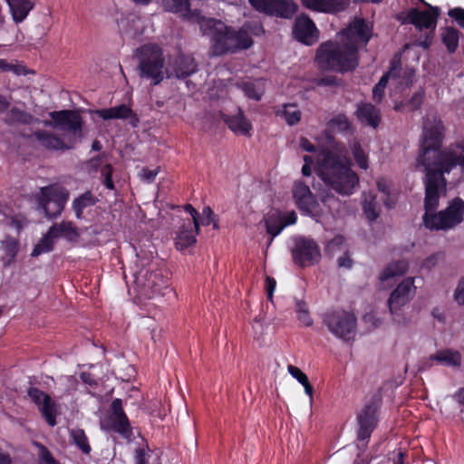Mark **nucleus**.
<instances>
[{
  "label": "nucleus",
  "instance_id": "nucleus-22",
  "mask_svg": "<svg viewBox=\"0 0 464 464\" xmlns=\"http://www.w3.org/2000/svg\"><path fill=\"white\" fill-rule=\"evenodd\" d=\"M198 231L199 230L194 227L190 219L184 221L175 237L176 248L179 251H183L194 245L197 241L196 236L198 234Z\"/></svg>",
  "mask_w": 464,
  "mask_h": 464
},
{
  "label": "nucleus",
  "instance_id": "nucleus-43",
  "mask_svg": "<svg viewBox=\"0 0 464 464\" xmlns=\"http://www.w3.org/2000/svg\"><path fill=\"white\" fill-rule=\"evenodd\" d=\"M0 69L3 72H12L14 74H25L26 71L23 64L18 63H10L5 59H0Z\"/></svg>",
  "mask_w": 464,
  "mask_h": 464
},
{
  "label": "nucleus",
  "instance_id": "nucleus-7",
  "mask_svg": "<svg viewBox=\"0 0 464 464\" xmlns=\"http://www.w3.org/2000/svg\"><path fill=\"white\" fill-rule=\"evenodd\" d=\"M324 324L336 338L350 341L356 333L357 320L355 315L343 309L328 311L324 315Z\"/></svg>",
  "mask_w": 464,
  "mask_h": 464
},
{
  "label": "nucleus",
  "instance_id": "nucleus-25",
  "mask_svg": "<svg viewBox=\"0 0 464 464\" xmlns=\"http://www.w3.org/2000/svg\"><path fill=\"white\" fill-rule=\"evenodd\" d=\"M98 115L107 121V120H124L133 118L131 123L135 125L137 119L134 117L132 110L125 105L121 104L119 106L111 107L109 109H103L97 111Z\"/></svg>",
  "mask_w": 464,
  "mask_h": 464
},
{
  "label": "nucleus",
  "instance_id": "nucleus-59",
  "mask_svg": "<svg viewBox=\"0 0 464 464\" xmlns=\"http://www.w3.org/2000/svg\"><path fill=\"white\" fill-rule=\"evenodd\" d=\"M276 280L270 276H266V292H267V297L270 300H272V298H273V294L276 289Z\"/></svg>",
  "mask_w": 464,
  "mask_h": 464
},
{
  "label": "nucleus",
  "instance_id": "nucleus-33",
  "mask_svg": "<svg viewBox=\"0 0 464 464\" xmlns=\"http://www.w3.org/2000/svg\"><path fill=\"white\" fill-rule=\"evenodd\" d=\"M350 151L356 165L363 170L369 169V156L359 141L353 140L349 144Z\"/></svg>",
  "mask_w": 464,
  "mask_h": 464
},
{
  "label": "nucleus",
  "instance_id": "nucleus-53",
  "mask_svg": "<svg viewBox=\"0 0 464 464\" xmlns=\"http://www.w3.org/2000/svg\"><path fill=\"white\" fill-rule=\"evenodd\" d=\"M214 212L209 207H205L202 209L200 223L203 226H208L213 221Z\"/></svg>",
  "mask_w": 464,
  "mask_h": 464
},
{
  "label": "nucleus",
  "instance_id": "nucleus-39",
  "mask_svg": "<svg viewBox=\"0 0 464 464\" xmlns=\"http://www.w3.org/2000/svg\"><path fill=\"white\" fill-rule=\"evenodd\" d=\"M442 42L450 53H454L459 45V33L453 27L446 28L442 34Z\"/></svg>",
  "mask_w": 464,
  "mask_h": 464
},
{
  "label": "nucleus",
  "instance_id": "nucleus-30",
  "mask_svg": "<svg viewBox=\"0 0 464 464\" xmlns=\"http://www.w3.org/2000/svg\"><path fill=\"white\" fill-rule=\"evenodd\" d=\"M357 116L360 121H366L370 126L376 128L380 122V113L375 106L364 103L358 106Z\"/></svg>",
  "mask_w": 464,
  "mask_h": 464
},
{
  "label": "nucleus",
  "instance_id": "nucleus-5",
  "mask_svg": "<svg viewBox=\"0 0 464 464\" xmlns=\"http://www.w3.org/2000/svg\"><path fill=\"white\" fill-rule=\"evenodd\" d=\"M136 266L140 268L133 272L134 283L141 295L153 298L157 295H164V290L169 288L168 279L163 276L162 271L153 270L149 260L143 259L136 254Z\"/></svg>",
  "mask_w": 464,
  "mask_h": 464
},
{
  "label": "nucleus",
  "instance_id": "nucleus-20",
  "mask_svg": "<svg viewBox=\"0 0 464 464\" xmlns=\"http://www.w3.org/2000/svg\"><path fill=\"white\" fill-rule=\"evenodd\" d=\"M196 64L189 55L178 56L172 64L166 69L168 77L186 78L195 72Z\"/></svg>",
  "mask_w": 464,
  "mask_h": 464
},
{
  "label": "nucleus",
  "instance_id": "nucleus-3",
  "mask_svg": "<svg viewBox=\"0 0 464 464\" xmlns=\"http://www.w3.org/2000/svg\"><path fill=\"white\" fill-rule=\"evenodd\" d=\"M352 165L346 147L336 145L316 155L314 171L327 188L340 196L350 197L360 186V178Z\"/></svg>",
  "mask_w": 464,
  "mask_h": 464
},
{
  "label": "nucleus",
  "instance_id": "nucleus-40",
  "mask_svg": "<svg viewBox=\"0 0 464 464\" xmlns=\"http://www.w3.org/2000/svg\"><path fill=\"white\" fill-rule=\"evenodd\" d=\"M71 436L73 440V442L77 445V447L84 454H89L91 452L92 449L89 444L88 438L82 430H81V429L72 430Z\"/></svg>",
  "mask_w": 464,
  "mask_h": 464
},
{
  "label": "nucleus",
  "instance_id": "nucleus-50",
  "mask_svg": "<svg viewBox=\"0 0 464 464\" xmlns=\"http://www.w3.org/2000/svg\"><path fill=\"white\" fill-rule=\"evenodd\" d=\"M378 190L382 192L385 197L390 195L391 182L385 178H378L376 181Z\"/></svg>",
  "mask_w": 464,
  "mask_h": 464
},
{
  "label": "nucleus",
  "instance_id": "nucleus-49",
  "mask_svg": "<svg viewBox=\"0 0 464 464\" xmlns=\"http://www.w3.org/2000/svg\"><path fill=\"white\" fill-rule=\"evenodd\" d=\"M159 170V168H156L155 169H142L140 172V177L142 180L150 183L155 179Z\"/></svg>",
  "mask_w": 464,
  "mask_h": 464
},
{
  "label": "nucleus",
  "instance_id": "nucleus-44",
  "mask_svg": "<svg viewBox=\"0 0 464 464\" xmlns=\"http://www.w3.org/2000/svg\"><path fill=\"white\" fill-rule=\"evenodd\" d=\"M267 232L272 236V238L276 237L284 229L282 222H280L277 217L269 216L266 221Z\"/></svg>",
  "mask_w": 464,
  "mask_h": 464
},
{
  "label": "nucleus",
  "instance_id": "nucleus-16",
  "mask_svg": "<svg viewBox=\"0 0 464 464\" xmlns=\"http://www.w3.org/2000/svg\"><path fill=\"white\" fill-rule=\"evenodd\" d=\"M50 115L56 125H59L61 129L73 136V138L70 140V141L73 142V145L81 139L82 121L77 113L71 111H53Z\"/></svg>",
  "mask_w": 464,
  "mask_h": 464
},
{
  "label": "nucleus",
  "instance_id": "nucleus-19",
  "mask_svg": "<svg viewBox=\"0 0 464 464\" xmlns=\"http://www.w3.org/2000/svg\"><path fill=\"white\" fill-rule=\"evenodd\" d=\"M306 8L325 14H334L344 10L349 0H300Z\"/></svg>",
  "mask_w": 464,
  "mask_h": 464
},
{
  "label": "nucleus",
  "instance_id": "nucleus-6",
  "mask_svg": "<svg viewBox=\"0 0 464 464\" xmlns=\"http://www.w3.org/2000/svg\"><path fill=\"white\" fill-rule=\"evenodd\" d=\"M139 72L142 78L151 80L157 85L164 79V57L157 44H145L137 50Z\"/></svg>",
  "mask_w": 464,
  "mask_h": 464
},
{
  "label": "nucleus",
  "instance_id": "nucleus-48",
  "mask_svg": "<svg viewBox=\"0 0 464 464\" xmlns=\"http://www.w3.org/2000/svg\"><path fill=\"white\" fill-rule=\"evenodd\" d=\"M111 174H112V168L111 165L107 164L105 165L102 169V176L104 178V185L109 189L114 188V184L111 179Z\"/></svg>",
  "mask_w": 464,
  "mask_h": 464
},
{
  "label": "nucleus",
  "instance_id": "nucleus-9",
  "mask_svg": "<svg viewBox=\"0 0 464 464\" xmlns=\"http://www.w3.org/2000/svg\"><path fill=\"white\" fill-rule=\"evenodd\" d=\"M36 199L49 218L61 215L69 199L68 190L58 185H50L40 188Z\"/></svg>",
  "mask_w": 464,
  "mask_h": 464
},
{
  "label": "nucleus",
  "instance_id": "nucleus-28",
  "mask_svg": "<svg viewBox=\"0 0 464 464\" xmlns=\"http://www.w3.org/2000/svg\"><path fill=\"white\" fill-rule=\"evenodd\" d=\"M430 360L446 366L459 367L461 364L460 353L458 351L450 349L439 351L431 355Z\"/></svg>",
  "mask_w": 464,
  "mask_h": 464
},
{
  "label": "nucleus",
  "instance_id": "nucleus-29",
  "mask_svg": "<svg viewBox=\"0 0 464 464\" xmlns=\"http://www.w3.org/2000/svg\"><path fill=\"white\" fill-rule=\"evenodd\" d=\"M97 198L92 194L91 191H86L73 199L72 207L74 211L75 217L78 219L83 218V211L96 204Z\"/></svg>",
  "mask_w": 464,
  "mask_h": 464
},
{
  "label": "nucleus",
  "instance_id": "nucleus-21",
  "mask_svg": "<svg viewBox=\"0 0 464 464\" xmlns=\"http://www.w3.org/2000/svg\"><path fill=\"white\" fill-rule=\"evenodd\" d=\"M358 421L360 426L357 433L358 440H368L377 424L375 408L372 406L365 407L363 411L358 416Z\"/></svg>",
  "mask_w": 464,
  "mask_h": 464
},
{
  "label": "nucleus",
  "instance_id": "nucleus-55",
  "mask_svg": "<svg viewBox=\"0 0 464 464\" xmlns=\"http://www.w3.org/2000/svg\"><path fill=\"white\" fill-rule=\"evenodd\" d=\"M423 96H424L423 92H418L414 93L409 102L411 109H412V110L418 109L422 102Z\"/></svg>",
  "mask_w": 464,
  "mask_h": 464
},
{
  "label": "nucleus",
  "instance_id": "nucleus-37",
  "mask_svg": "<svg viewBox=\"0 0 464 464\" xmlns=\"http://www.w3.org/2000/svg\"><path fill=\"white\" fill-rule=\"evenodd\" d=\"M35 119L30 113L19 110L17 108L11 109L5 117V121L8 123H23V124H30L34 121Z\"/></svg>",
  "mask_w": 464,
  "mask_h": 464
},
{
  "label": "nucleus",
  "instance_id": "nucleus-35",
  "mask_svg": "<svg viewBox=\"0 0 464 464\" xmlns=\"http://www.w3.org/2000/svg\"><path fill=\"white\" fill-rule=\"evenodd\" d=\"M408 270V264L404 260H400L389 264L380 275V280L385 281L394 276H401Z\"/></svg>",
  "mask_w": 464,
  "mask_h": 464
},
{
  "label": "nucleus",
  "instance_id": "nucleus-42",
  "mask_svg": "<svg viewBox=\"0 0 464 464\" xmlns=\"http://www.w3.org/2000/svg\"><path fill=\"white\" fill-rule=\"evenodd\" d=\"M296 314L298 320L305 326H310L313 324L307 305L304 302L298 301L296 303Z\"/></svg>",
  "mask_w": 464,
  "mask_h": 464
},
{
  "label": "nucleus",
  "instance_id": "nucleus-13",
  "mask_svg": "<svg viewBox=\"0 0 464 464\" xmlns=\"http://www.w3.org/2000/svg\"><path fill=\"white\" fill-rule=\"evenodd\" d=\"M258 12L282 18H291L297 10L294 0H248Z\"/></svg>",
  "mask_w": 464,
  "mask_h": 464
},
{
  "label": "nucleus",
  "instance_id": "nucleus-8",
  "mask_svg": "<svg viewBox=\"0 0 464 464\" xmlns=\"http://www.w3.org/2000/svg\"><path fill=\"white\" fill-rule=\"evenodd\" d=\"M416 286L414 278L408 277L404 279L391 294L388 300L390 313L392 315V321L398 326H406L409 323L408 318L402 314L401 309L415 295Z\"/></svg>",
  "mask_w": 464,
  "mask_h": 464
},
{
  "label": "nucleus",
  "instance_id": "nucleus-17",
  "mask_svg": "<svg viewBox=\"0 0 464 464\" xmlns=\"http://www.w3.org/2000/svg\"><path fill=\"white\" fill-rule=\"evenodd\" d=\"M294 35L299 42L311 45L318 40L319 32L307 15L300 14L295 19Z\"/></svg>",
  "mask_w": 464,
  "mask_h": 464
},
{
  "label": "nucleus",
  "instance_id": "nucleus-58",
  "mask_svg": "<svg viewBox=\"0 0 464 464\" xmlns=\"http://www.w3.org/2000/svg\"><path fill=\"white\" fill-rule=\"evenodd\" d=\"M135 464H147L146 450L144 448H138L135 450Z\"/></svg>",
  "mask_w": 464,
  "mask_h": 464
},
{
  "label": "nucleus",
  "instance_id": "nucleus-36",
  "mask_svg": "<svg viewBox=\"0 0 464 464\" xmlns=\"http://www.w3.org/2000/svg\"><path fill=\"white\" fill-rule=\"evenodd\" d=\"M241 88L248 98L256 101L260 100L264 93V82L261 80L245 82L242 83Z\"/></svg>",
  "mask_w": 464,
  "mask_h": 464
},
{
  "label": "nucleus",
  "instance_id": "nucleus-51",
  "mask_svg": "<svg viewBox=\"0 0 464 464\" xmlns=\"http://www.w3.org/2000/svg\"><path fill=\"white\" fill-rule=\"evenodd\" d=\"M277 218L280 222H282L284 228L286 226L295 224V222L297 220V217H296V214L295 211H291L287 214L283 215L282 217L278 216Z\"/></svg>",
  "mask_w": 464,
  "mask_h": 464
},
{
  "label": "nucleus",
  "instance_id": "nucleus-2",
  "mask_svg": "<svg viewBox=\"0 0 464 464\" xmlns=\"http://www.w3.org/2000/svg\"><path fill=\"white\" fill-rule=\"evenodd\" d=\"M372 36V28L363 19H355L339 34L337 42H327L319 47L316 59L321 68L347 72L357 66V50L365 46Z\"/></svg>",
  "mask_w": 464,
  "mask_h": 464
},
{
  "label": "nucleus",
  "instance_id": "nucleus-57",
  "mask_svg": "<svg viewBox=\"0 0 464 464\" xmlns=\"http://www.w3.org/2000/svg\"><path fill=\"white\" fill-rule=\"evenodd\" d=\"M185 210L189 213L192 217V224L194 225V227H196L197 230H199V225H198V211L191 206V205H186Z\"/></svg>",
  "mask_w": 464,
  "mask_h": 464
},
{
  "label": "nucleus",
  "instance_id": "nucleus-54",
  "mask_svg": "<svg viewBox=\"0 0 464 464\" xmlns=\"http://www.w3.org/2000/svg\"><path fill=\"white\" fill-rule=\"evenodd\" d=\"M448 14L454 18L458 24L464 28V9L454 8L450 10Z\"/></svg>",
  "mask_w": 464,
  "mask_h": 464
},
{
  "label": "nucleus",
  "instance_id": "nucleus-64",
  "mask_svg": "<svg viewBox=\"0 0 464 464\" xmlns=\"http://www.w3.org/2000/svg\"><path fill=\"white\" fill-rule=\"evenodd\" d=\"M302 385H303V387L304 389L305 394L309 397L310 404H312V402H313V393H314L313 386L310 384L309 381L307 382H305L304 384H302Z\"/></svg>",
  "mask_w": 464,
  "mask_h": 464
},
{
  "label": "nucleus",
  "instance_id": "nucleus-12",
  "mask_svg": "<svg viewBox=\"0 0 464 464\" xmlns=\"http://www.w3.org/2000/svg\"><path fill=\"white\" fill-rule=\"evenodd\" d=\"M293 198L300 211L307 216L318 218L322 215V209L315 199L310 188L302 181H296L293 187Z\"/></svg>",
  "mask_w": 464,
  "mask_h": 464
},
{
  "label": "nucleus",
  "instance_id": "nucleus-4",
  "mask_svg": "<svg viewBox=\"0 0 464 464\" xmlns=\"http://www.w3.org/2000/svg\"><path fill=\"white\" fill-rule=\"evenodd\" d=\"M204 34L211 36L212 53L215 55L235 53L253 45L252 35L263 33L258 23L245 24L239 30L227 27L221 21L202 17L198 21Z\"/></svg>",
  "mask_w": 464,
  "mask_h": 464
},
{
  "label": "nucleus",
  "instance_id": "nucleus-46",
  "mask_svg": "<svg viewBox=\"0 0 464 464\" xmlns=\"http://www.w3.org/2000/svg\"><path fill=\"white\" fill-rule=\"evenodd\" d=\"M35 445L39 449V464H59L44 445L40 443Z\"/></svg>",
  "mask_w": 464,
  "mask_h": 464
},
{
  "label": "nucleus",
  "instance_id": "nucleus-60",
  "mask_svg": "<svg viewBox=\"0 0 464 464\" xmlns=\"http://www.w3.org/2000/svg\"><path fill=\"white\" fill-rule=\"evenodd\" d=\"M339 267L351 268L353 261L347 254L340 256L337 260Z\"/></svg>",
  "mask_w": 464,
  "mask_h": 464
},
{
  "label": "nucleus",
  "instance_id": "nucleus-63",
  "mask_svg": "<svg viewBox=\"0 0 464 464\" xmlns=\"http://www.w3.org/2000/svg\"><path fill=\"white\" fill-rule=\"evenodd\" d=\"M321 200L329 209L332 208L334 203L338 201L334 195L322 196Z\"/></svg>",
  "mask_w": 464,
  "mask_h": 464
},
{
  "label": "nucleus",
  "instance_id": "nucleus-15",
  "mask_svg": "<svg viewBox=\"0 0 464 464\" xmlns=\"http://www.w3.org/2000/svg\"><path fill=\"white\" fill-rule=\"evenodd\" d=\"M28 396L37 405L39 411L46 422L53 427L56 425V416L58 415V405L51 397L39 390L38 388H30Z\"/></svg>",
  "mask_w": 464,
  "mask_h": 464
},
{
  "label": "nucleus",
  "instance_id": "nucleus-10",
  "mask_svg": "<svg viewBox=\"0 0 464 464\" xmlns=\"http://www.w3.org/2000/svg\"><path fill=\"white\" fill-rule=\"evenodd\" d=\"M432 10L419 11L418 9H411L408 14L406 21L415 25L419 31L423 29L428 30V33L423 41H419L418 45L425 49L429 48L431 44V38L433 32L436 28L437 17L439 15L438 8H431Z\"/></svg>",
  "mask_w": 464,
  "mask_h": 464
},
{
  "label": "nucleus",
  "instance_id": "nucleus-24",
  "mask_svg": "<svg viewBox=\"0 0 464 464\" xmlns=\"http://www.w3.org/2000/svg\"><path fill=\"white\" fill-rule=\"evenodd\" d=\"M228 128L237 135L250 136L252 125L239 110L234 116H227L225 119Z\"/></svg>",
  "mask_w": 464,
  "mask_h": 464
},
{
  "label": "nucleus",
  "instance_id": "nucleus-45",
  "mask_svg": "<svg viewBox=\"0 0 464 464\" xmlns=\"http://www.w3.org/2000/svg\"><path fill=\"white\" fill-rule=\"evenodd\" d=\"M343 244L344 237L339 235L335 236L331 241L327 243L325 251L330 255H334V253L343 249Z\"/></svg>",
  "mask_w": 464,
  "mask_h": 464
},
{
  "label": "nucleus",
  "instance_id": "nucleus-41",
  "mask_svg": "<svg viewBox=\"0 0 464 464\" xmlns=\"http://www.w3.org/2000/svg\"><path fill=\"white\" fill-rule=\"evenodd\" d=\"M330 128L336 131H347L350 130L351 124L348 118L343 114L334 117L329 122Z\"/></svg>",
  "mask_w": 464,
  "mask_h": 464
},
{
  "label": "nucleus",
  "instance_id": "nucleus-32",
  "mask_svg": "<svg viewBox=\"0 0 464 464\" xmlns=\"http://www.w3.org/2000/svg\"><path fill=\"white\" fill-rule=\"evenodd\" d=\"M362 209L367 219L374 221L380 215V206L372 192L363 193Z\"/></svg>",
  "mask_w": 464,
  "mask_h": 464
},
{
  "label": "nucleus",
  "instance_id": "nucleus-56",
  "mask_svg": "<svg viewBox=\"0 0 464 464\" xmlns=\"http://www.w3.org/2000/svg\"><path fill=\"white\" fill-rule=\"evenodd\" d=\"M304 164L302 168V174L304 176L308 177L312 173V165L314 163V160L311 156L305 155V156H304Z\"/></svg>",
  "mask_w": 464,
  "mask_h": 464
},
{
  "label": "nucleus",
  "instance_id": "nucleus-23",
  "mask_svg": "<svg viewBox=\"0 0 464 464\" xmlns=\"http://www.w3.org/2000/svg\"><path fill=\"white\" fill-rule=\"evenodd\" d=\"M35 140L39 142L43 147L49 150H70L73 148V142L69 141V143H65L63 140L53 135V133L47 131H37L34 134Z\"/></svg>",
  "mask_w": 464,
  "mask_h": 464
},
{
  "label": "nucleus",
  "instance_id": "nucleus-52",
  "mask_svg": "<svg viewBox=\"0 0 464 464\" xmlns=\"http://www.w3.org/2000/svg\"><path fill=\"white\" fill-rule=\"evenodd\" d=\"M454 300L459 304H464V278H461L454 293Z\"/></svg>",
  "mask_w": 464,
  "mask_h": 464
},
{
  "label": "nucleus",
  "instance_id": "nucleus-11",
  "mask_svg": "<svg viewBox=\"0 0 464 464\" xmlns=\"http://www.w3.org/2000/svg\"><path fill=\"white\" fill-rule=\"evenodd\" d=\"M102 430H112L124 438H130L132 434L130 421L122 410V401L115 399L111 403V414L102 420Z\"/></svg>",
  "mask_w": 464,
  "mask_h": 464
},
{
  "label": "nucleus",
  "instance_id": "nucleus-47",
  "mask_svg": "<svg viewBox=\"0 0 464 464\" xmlns=\"http://www.w3.org/2000/svg\"><path fill=\"white\" fill-rule=\"evenodd\" d=\"M287 372L288 373L293 377L295 378L300 384H304L305 382H307L309 380H308V377L307 375L303 372L298 367L296 366H294L292 364H289L287 366Z\"/></svg>",
  "mask_w": 464,
  "mask_h": 464
},
{
  "label": "nucleus",
  "instance_id": "nucleus-14",
  "mask_svg": "<svg viewBox=\"0 0 464 464\" xmlns=\"http://www.w3.org/2000/svg\"><path fill=\"white\" fill-rule=\"evenodd\" d=\"M292 256L295 264L305 266L317 262L321 253L313 239L299 237L295 239Z\"/></svg>",
  "mask_w": 464,
  "mask_h": 464
},
{
  "label": "nucleus",
  "instance_id": "nucleus-26",
  "mask_svg": "<svg viewBox=\"0 0 464 464\" xmlns=\"http://www.w3.org/2000/svg\"><path fill=\"white\" fill-rule=\"evenodd\" d=\"M9 5L13 19L21 23L34 7L33 0H5Z\"/></svg>",
  "mask_w": 464,
  "mask_h": 464
},
{
  "label": "nucleus",
  "instance_id": "nucleus-1",
  "mask_svg": "<svg viewBox=\"0 0 464 464\" xmlns=\"http://www.w3.org/2000/svg\"><path fill=\"white\" fill-rule=\"evenodd\" d=\"M442 130L441 121L436 115L426 117L416 165L417 169L421 168L426 173L423 222L430 230L452 228L461 223L464 213V201L459 198L452 200L445 210L433 213L440 196L446 192L443 174L456 166L464 170V144L440 151Z\"/></svg>",
  "mask_w": 464,
  "mask_h": 464
},
{
  "label": "nucleus",
  "instance_id": "nucleus-31",
  "mask_svg": "<svg viewBox=\"0 0 464 464\" xmlns=\"http://www.w3.org/2000/svg\"><path fill=\"white\" fill-rule=\"evenodd\" d=\"M276 114L281 117L290 125L297 124L301 120V111L295 103L284 104L276 111Z\"/></svg>",
  "mask_w": 464,
  "mask_h": 464
},
{
  "label": "nucleus",
  "instance_id": "nucleus-62",
  "mask_svg": "<svg viewBox=\"0 0 464 464\" xmlns=\"http://www.w3.org/2000/svg\"><path fill=\"white\" fill-rule=\"evenodd\" d=\"M452 397L458 404L464 406V387L458 389Z\"/></svg>",
  "mask_w": 464,
  "mask_h": 464
},
{
  "label": "nucleus",
  "instance_id": "nucleus-61",
  "mask_svg": "<svg viewBox=\"0 0 464 464\" xmlns=\"http://www.w3.org/2000/svg\"><path fill=\"white\" fill-rule=\"evenodd\" d=\"M300 147L307 152H314L315 146L310 142L306 138H301L299 141Z\"/></svg>",
  "mask_w": 464,
  "mask_h": 464
},
{
  "label": "nucleus",
  "instance_id": "nucleus-18",
  "mask_svg": "<svg viewBox=\"0 0 464 464\" xmlns=\"http://www.w3.org/2000/svg\"><path fill=\"white\" fill-rule=\"evenodd\" d=\"M413 74L411 72L408 76L401 79L398 76L397 71L395 68H392L386 74H384L379 81V82L374 86L372 90L373 100L376 102H381L383 95L384 90L387 86L389 81H391V84L395 87V89L400 88L401 85L409 86L412 83Z\"/></svg>",
  "mask_w": 464,
  "mask_h": 464
},
{
  "label": "nucleus",
  "instance_id": "nucleus-34",
  "mask_svg": "<svg viewBox=\"0 0 464 464\" xmlns=\"http://www.w3.org/2000/svg\"><path fill=\"white\" fill-rule=\"evenodd\" d=\"M56 237L54 233H51V227L45 235L35 245L32 251V256H38L42 254L48 253L53 250Z\"/></svg>",
  "mask_w": 464,
  "mask_h": 464
},
{
  "label": "nucleus",
  "instance_id": "nucleus-27",
  "mask_svg": "<svg viewBox=\"0 0 464 464\" xmlns=\"http://www.w3.org/2000/svg\"><path fill=\"white\" fill-rule=\"evenodd\" d=\"M51 233L57 237H64L68 241H76L80 237L78 228L72 221H62L51 227Z\"/></svg>",
  "mask_w": 464,
  "mask_h": 464
},
{
  "label": "nucleus",
  "instance_id": "nucleus-38",
  "mask_svg": "<svg viewBox=\"0 0 464 464\" xmlns=\"http://www.w3.org/2000/svg\"><path fill=\"white\" fill-rule=\"evenodd\" d=\"M166 11L185 16L188 13V0H161Z\"/></svg>",
  "mask_w": 464,
  "mask_h": 464
}]
</instances>
